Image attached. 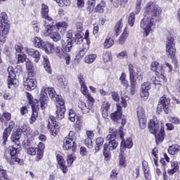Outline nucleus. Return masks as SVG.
Returning <instances> with one entry per match:
<instances>
[{
	"label": "nucleus",
	"mask_w": 180,
	"mask_h": 180,
	"mask_svg": "<svg viewBox=\"0 0 180 180\" xmlns=\"http://www.w3.org/2000/svg\"><path fill=\"white\" fill-rule=\"evenodd\" d=\"M86 98H87V105H89V108H91L92 109L94 103H95V98H94V97H92V96L89 93V94L86 95Z\"/></svg>",
	"instance_id": "a18cd8bd"
},
{
	"label": "nucleus",
	"mask_w": 180,
	"mask_h": 180,
	"mask_svg": "<svg viewBox=\"0 0 180 180\" xmlns=\"http://www.w3.org/2000/svg\"><path fill=\"white\" fill-rule=\"evenodd\" d=\"M7 71L8 72V76L7 78L8 88L11 89V88L18 86V85H19V81L15 79V77H16V73H15L13 67L9 66Z\"/></svg>",
	"instance_id": "1a4fd4ad"
},
{
	"label": "nucleus",
	"mask_w": 180,
	"mask_h": 180,
	"mask_svg": "<svg viewBox=\"0 0 180 180\" xmlns=\"http://www.w3.org/2000/svg\"><path fill=\"white\" fill-rule=\"evenodd\" d=\"M54 29H56L55 25H44V30H42V32H41V35L44 36V37H49V36H51Z\"/></svg>",
	"instance_id": "412c9836"
},
{
	"label": "nucleus",
	"mask_w": 180,
	"mask_h": 180,
	"mask_svg": "<svg viewBox=\"0 0 180 180\" xmlns=\"http://www.w3.org/2000/svg\"><path fill=\"white\" fill-rule=\"evenodd\" d=\"M11 30V24L8 20V14L6 12H2L0 14V42L5 43L6 41V35ZM1 54V52H0ZM1 63L0 58V63Z\"/></svg>",
	"instance_id": "7ed1b4c3"
},
{
	"label": "nucleus",
	"mask_w": 180,
	"mask_h": 180,
	"mask_svg": "<svg viewBox=\"0 0 180 180\" xmlns=\"http://www.w3.org/2000/svg\"><path fill=\"white\" fill-rule=\"evenodd\" d=\"M180 151V146L178 144H174L169 146L168 153L171 155H175L177 153Z\"/></svg>",
	"instance_id": "2f4dec72"
},
{
	"label": "nucleus",
	"mask_w": 180,
	"mask_h": 180,
	"mask_svg": "<svg viewBox=\"0 0 180 180\" xmlns=\"http://www.w3.org/2000/svg\"><path fill=\"white\" fill-rule=\"evenodd\" d=\"M150 68L152 71H154L155 72H160V63H158V62H153L150 65Z\"/></svg>",
	"instance_id": "8fccbe9b"
},
{
	"label": "nucleus",
	"mask_w": 180,
	"mask_h": 180,
	"mask_svg": "<svg viewBox=\"0 0 180 180\" xmlns=\"http://www.w3.org/2000/svg\"><path fill=\"white\" fill-rule=\"evenodd\" d=\"M72 148V151L77 148L75 141L70 140L68 137H65L63 141V150H70Z\"/></svg>",
	"instance_id": "f3484780"
},
{
	"label": "nucleus",
	"mask_w": 180,
	"mask_h": 180,
	"mask_svg": "<svg viewBox=\"0 0 180 180\" xmlns=\"http://www.w3.org/2000/svg\"><path fill=\"white\" fill-rule=\"evenodd\" d=\"M111 96L113 101H115V102H119V101L120 100V98L119 97V94H117V92H111Z\"/></svg>",
	"instance_id": "338daca9"
},
{
	"label": "nucleus",
	"mask_w": 180,
	"mask_h": 180,
	"mask_svg": "<svg viewBox=\"0 0 180 180\" xmlns=\"http://www.w3.org/2000/svg\"><path fill=\"white\" fill-rule=\"evenodd\" d=\"M75 117H77V116L75 115V112H74V110H70L68 115L69 120H70V122H75Z\"/></svg>",
	"instance_id": "bf43d9fd"
},
{
	"label": "nucleus",
	"mask_w": 180,
	"mask_h": 180,
	"mask_svg": "<svg viewBox=\"0 0 180 180\" xmlns=\"http://www.w3.org/2000/svg\"><path fill=\"white\" fill-rule=\"evenodd\" d=\"M76 158H77L75 157V155H74V154H70L68 155L67 161H68V167H71L72 165V164L75 161Z\"/></svg>",
	"instance_id": "de8ad7c7"
},
{
	"label": "nucleus",
	"mask_w": 180,
	"mask_h": 180,
	"mask_svg": "<svg viewBox=\"0 0 180 180\" xmlns=\"http://www.w3.org/2000/svg\"><path fill=\"white\" fill-rule=\"evenodd\" d=\"M43 64H44V68L45 69V71L48 72V74H51V65H50V60H49V57L44 56H43Z\"/></svg>",
	"instance_id": "a878e982"
},
{
	"label": "nucleus",
	"mask_w": 180,
	"mask_h": 180,
	"mask_svg": "<svg viewBox=\"0 0 180 180\" xmlns=\"http://www.w3.org/2000/svg\"><path fill=\"white\" fill-rule=\"evenodd\" d=\"M109 109H110V103L108 101H104L102 103L101 110L102 112V116L104 117V119H107L108 116V112L109 111Z\"/></svg>",
	"instance_id": "4be33fe9"
},
{
	"label": "nucleus",
	"mask_w": 180,
	"mask_h": 180,
	"mask_svg": "<svg viewBox=\"0 0 180 180\" xmlns=\"http://www.w3.org/2000/svg\"><path fill=\"white\" fill-rule=\"evenodd\" d=\"M58 4L59 6L64 8V6H68L70 5V0H58Z\"/></svg>",
	"instance_id": "4d7b16f0"
},
{
	"label": "nucleus",
	"mask_w": 180,
	"mask_h": 180,
	"mask_svg": "<svg viewBox=\"0 0 180 180\" xmlns=\"http://www.w3.org/2000/svg\"><path fill=\"white\" fill-rule=\"evenodd\" d=\"M127 37H129V32L124 30L120 39H118V44H124V41L127 40Z\"/></svg>",
	"instance_id": "a19ab883"
},
{
	"label": "nucleus",
	"mask_w": 180,
	"mask_h": 180,
	"mask_svg": "<svg viewBox=\"0 0 180 180\" xmlns=\"http://www.w3.org/2000/svg\"><path fill=\"white\" fill-rule=\"evenodd\" d=\"M129 101V97H127V96L122 97L121 102L120 103V106L122 105L123 108H127V101Z\"/></svg>",
	"instance_id": "13d9d810"
},
{
	"label": "nucleus",
	"mask_w": 180,
	"mask_h": 180,
	"mask_svg": "<svg viewBox=\"0 0 180 180\" xmlns=\"http://www.w3.org/2000/svg\"><path fill=\"white\" fill-rule=\"evenodd\" d=\"M118 133L120 139H122V142L120 143V151L122 153H124V151H126V148L130 149L133 147V140L131 138H128L124 141V134H123V131L120 130Z\"/></svg>",
	"instance_id": "9b49d317"
},
{
	"label": "nucleus",
	"mask_w": 180,
	"mask_h": 180,
	"mask_svg": "<svg viewBox=\"0 0 180 180\" xmlns=\"http://www.w3.org/2000/svg\"><path fill=\"white\" fill-rule=\"evenodd\" d=\"M166 46H175V44L174 43V37H167Z\"/></svg>",
	"instance_id": "e2e57ef3"
},
{
	"label": "nucleus",
	"mask_w": 180,
	"mask_h": 180,
	"mask_svg": "<svg viewBox=\"0 0 180 180\" xmlns=\"http://www.w3.org/2000/svg\"><path fill=\"white\" fill-rule=\"evenodd\" d=\"M32 114L31 115L30 123L33 124L36 120H37V117H39V113L37 112L38 108L36 105H32Z\"/></svg>",
	"instance_id": "c756f323"
},
{
	"label": "nucleus",
	"mask_w": 180,
	"mask_h": 180,
	"mask_svg": "<svg viewBox=\"0 0 180 180\" xmlns=\"http://www.w3.org/2000/svg\"><path fill=\"white\" fill-rule=\"evenodd\" d=\"M136 113L138 116L139 127L144 129L147 127V118H146V111L141 106H138L136 108Z\"/></svg>",
	"instance_id": "9d476101"
},
{
	"label": "nucleus",
	"mask_w": 180,
	"mask_h": 180,
	"mask_svg": "<svg viewBox=\"0 0 180 180\" xmlns=\"http://www.w3.org/2000/svg\"><path fill=\"white\" fill-rule=\"evenodd\" d=\"M57 79L59 85H60L63 88H65V86L68 85V81L67 80V79L63 78V77L58 76Z\"/></svg>",
	"instance_id": "49530a36"
},
{
	"label": "nucleus",
	"mask_w": 180,
	"mask_h": 180,
	"mask_svg": "<svg viewBox=\"0 0 180 180\" xmlns=\"http://www.w3.org/2000/svg\"><path fill=\"white\" fill-rule=\"evenodd\" d=\"M51 131L52 133V135H53L54 136H57V134H58V126H56L53 125L51 128Z\"/></svg>",
	"instance_id": "69168bd1"
},
{
	"label": "nucleus",
	"mask_w": 180,
	"mask_h": 180,
	"mask_svg": "<svg viewBox=\"0 0 180 180\" xmlns=\"http://www.w3.org/2000/svg\"><path fill=\"white\" fill-rule=\"evenodd\" d=\"M68 139H69V140H72V141H75V140H77L75 132H74V131H70L68 134Z\"/></svg>",
	"instance_id": "774afa93"
},
{
	"label": "nucleus",
	"mask_w": 180,
	"mask_h": 180,
	"mask_svg": "<svg viewBox=\"0 0 180 180\" xmlns=\"http://www.w3.org/2000/svg\"><path fill=\"white\" fill-rule=\"evenodd\" d=\"M113 44H115V41L110 37H107L103 43L105 49H110Z\"/></svg>",
	"instance_id": "ea45409f"
},
{
	"label": "nucleus",
	"mask_w": 180,
	"mask_h": 180,
	"mask_svg": "<svg viewBox=\"0 0 180 180\" xmlns=\"http://www.w3.org/2000/svg\"><path fill=\"white\" fill-rule=\"evenodd\" d=\"M105 8H106V1H105V0H101L96 6L95 11L98 13H104Z\"/></svg>",
	"instance_id": "bb28decb"
},
{
	"label": "nucleus",
	"mask_w": 180,
	"mask_h": 180,
	"mask_svg": "<svg viewBox=\"0 0 180 180\" xmlns=\"http://www.w3.org/2000/svg\"><path fill=\"white\" fill-rule=\"evenodd\" d=\"M42 50H44L46 54H51L54 53V44L51 43L45 42L42 48Z\"/></svg>",
	"instance_id": "cd10ccee"
},
{
	"label": "nucleus",
	"mask_w": 180,
	"mask_h": 180,
	"mask_svg": "<svg viewBox=\"0 0 180 180\" xmlns=\"http://www.w3.org/2000/svg\"><path fill=\"white\" fill-rule=\"evenodd\" d=\"M171 103V99L167 97V96L164 95L162 96L158 102V107H157V112H162L165 110L166 114L169 113L171 110H169V104Z\"/></svg>",
	"instance_id": "6e6552de"
},
{
	"label": "nucleus",
	"mask_w": 180,
	"mask_h": 180,
	"mask_svg": "<svg viewBox=\"0 0 180 180\" xmlns=\"http://www.w3.org/2000/svg\"><path fill=\"white\" fill-rule=\"evenodd\" d=\"M24 86L27 91H32L37 86V82L34 79L27 78L26 81L24 82Z\"/></svg>",
	"instance_id": "6ab92c4d"
},
{
	"label": "nucleus",
	"mask_w": 180,
	"mask_h": 180,
	"mask_svg": "<svg viewBox=\"0 0 180 180\" xmlns=\"http://www.w3.org/2000/svg\"><path fill=\"white\" fill-rule=\"evenodd\" d=\"M56 160L61 171L63 172V174H67V171H68V169H67V165H65V160H64L63 155L58 154L56 155Z\"/></svg>",
	"instance_id": "a211bd4d"
},
{
	"label": "nucleus",
	"mask_w": 180,
	"mask_h": 180,
	"mask_svg": "<svg viewBox=\"0 0 180 180\" xmlns=\"http://www.w3.org/2000/svg\"><path fill=\"white\" fill-rule=\"evenodd\" d=\"M167 120H169V122H170L171 123H174V124H179L180 123L179 119L176 117L169 116L167 117Z\"/></svg>",
	"instance_id": "6e6d98bb"
},
{
	"label": "nucleus",
	"mask_w": 180,
	"mask_h": 180,
	"mask_svg": "<svg viewBox=\"0 0 180 180\" xmlns=\"http://www.w3.org/2000/svg\"><path fill=\"white\" fill-rule=\"evenodd\" d=\"M116 106L117 110L110 115V117L113 122H117V123H119V120L122 119V106H120V103H117Z\"/></svg>",
	"instance_id": "2eb2a0df"
},
{
	"label": "nucleus",
	"mask_w": 180,
	"mask_h": 180,
	"mask_svg": "<svg viewBox=\"0 0 180 180\" xmlns=\"http://www.w3.org/2000/svg\"><path fill=\"white\" fill-rule=\"evenodd\" d=\"M50 37L53 41H60V40H61V34H60L58 31L53 30L51 33Z\"/></svg>",
	"instance_id": "e433bc0d"
},
{
	"label": "nucleus",
	"mask_w": 180,
	"mask_h": 180,
	"mask_svg": "<svg viewBox=\"0 0 180 180\" xmlns=\"http://www.w3.org/2000/svg\"><path fill=\"white\" fill-rule=\"evenodd\" d=\"M127 162L126 160V156L124 155V152L120 151L119 153V166L122 168L127 167Z\"/></svg>",
	"instance_id": "7c9ffc66"
},
{
	"label": "nucleus",
	"mask_w": 180,
	"mask_h": 180,
	"mask_svg": "<svg viewBox=\"0 0 180 180\" xmlns=\"http://www.w3.org/2000/svg\"><path fill=\"white\" fill-rule=\"evenodd\" d=\"M136 11L132 12L129 14V16L128 18V23L131 27H133L134 26V23L136 22Z\"/></svg>",
	"instance_id": "79ce46f5"
},
{
	"label": "nucleus",
	"mask_w": 180,
	"mask_h": 180,
	"mask_svg": "<svg viewBox=\"0 0 180 180\" xmlns=\"http://www.w3.org/2000/svg\"><path fill=\"white\" fill-rule=\"evenodd\" d=\"M22 133H25V134H30L32 133V129L27 124H23L20 128L17 129L15 134L11 135V141L13 143L15 144L17 147L20 146V141H19L20 139V136H22Z\"/></svg>",
	"instance_id": "20e7f679"
},
{
	"label": "nucleus",
	"mask_w": 180,
	"mask_h": 180,
	"mask_svg": "<svg viewBox=\"0 0 180 180\" xmlns=\"http://www.w3.org/2000/svg\"><path fill=\"white\" fill-rule=\"evenodd\" d=\"M55 53L57 57H58V58H62V57L63 56H65L67 53L65 52V51L64 50V49L60 46H57L55 49Z\"/></svg>",
	"instance_id": "58836bf2"
},
{
	"label": "nucleus",
	"mask_w": 180,
	"mask_h": 180,
	"mask_svg": "<svg viewBox=\"0 0 180 180\" xmlns=\"http://www.w3.org/2000/svg\"><path fill=\"white\" fill-rule=\"evenodd\" d=\"M41 15L44 19H46V20L53 22V18L49 16V6L44 4H41Z\"/></svg>",
	"instance_id": "aec40b11"
},
{
	"label": "nucleus",
	"mask_w": 180,
	"mask_h": 180,
	"mask_svg": "<svg viewBox=\"0 0 180 180\" xmlns=\"http://www.w3.org/2000/svg\"><path fill=\"white\" fill-rule=\"evenodd\" d=\"M109 151L110 150L109 148H108V146L105 144L103 149V155L105 158H109V157H110V153Z\"/></svg>",
	"instance_id": "680f3d73"
},
{
	"label": "nucleus",
	"mask_w": 180,
	"mask_h": 180,
	"mask_svg": "<svg viewBox=\"0 0 180 180\" xmlns=\"http://www.w3.org/2000/svg\"><path fill=\"white\" fill-rule=\"evenodd\" d=\"M151 89V83L148 82H145L141 85V96L143 99H148L150 96V93L148 92Z\"/></svg>",
	"instance_id": "f8f14e48"
},
{
	"label": "nucleus",
	"mask_w": 180,
	"mask_h": 180,
	"mask_svg": "<svg viewBox=\"0 0 180 180\" xmlns=\"http://www.w3.org/2000/svg\"><path fill=\"white\" fill-rule=\"evenodd\" d=\"M144 9L143 18L141 20L140 27L143 32L144 37H147L153 32L154 21L161 15V8L154 2L150 1L147 3Z\"/></svg>",
	"instance_id": "f03ea898"
},
{
	"label": "nucleus",
	"mask_w": 180,
	"mask_h": 180,
	"mask_svg": "<svg viewBox=\"0 0 180 180\" xmlns=\"http://www.w3.org/2000/svg\"><path fill=\"white\" fill-rule=\"evenodd\" d=\"M143 2V0H136V7H135V13L136 15H139L140 12L141 11V4Z\"/></svg>",
	"instance_id": "09e8293b"
},
{
	"label": "nucleus",
	"mask_w": 180,
	"mask_h": 180,
	"mask_svg": "<svg viewBox=\"0 0 180 180\" xmlns=\"http://www.w3.org/2000/svg\"><path fill=\"white\" fill-rule=\"evenodd\" d=\"M76 30L79 33H81L84 30V25H82V22H77L76 23Z\"/></svg>",
	"instance_id": "0e129e2a"
},
{
	"label": "nucleus",
	"mask_w": 180,
	"mask_h": 180,
	"mask_svg": "<svg viewBox=\"0 0 180 180\" xmlns=\"http://www.w3.org/2000/svg\"><path fill=\"white\" fill-rule=\"evenodd\" d=\"M78 106L79 109L82 110V112L84 113V115H86V113H89V111L91 110V108H89V105L85 103L84 101H79L78 102Z\"/></svg>",
	"instance_id": "393cba45"
},
{
	"label": "nucleus",
	"mask_w": 180,
	"mask_h": 180,
	"mask_svg": "<svg viewBox=\"0 0 180 180\" xmlns=\"http://www.w3.org/2000/svg\"><path fill=\"white\" fill-rule=\"evenodd\" d=\"M89 47L88 46H84L82 49H81L79 53H78V56L79 57H84V56H85V54H86V53L88 52Z\"/></svg>",
	"instance_id": "052dcab7"
},
{
	"label": "nucleus",
	"mask_w": 180,
	"mask_h": 180,
	"mask_svg": "<svg viewBox=\"0 0 180 180\" xmlns=\"http://www.w3.org/2000/svg\"><path fill=\"white\" fill-rule=\"evenodd\" d=\"M175 46H166V54L170 57V58H174V57H175Z\"/></svg>",
	"instance_id": "f704fd0d"
},
{
	"label": "nucleus",
	"mask_w": 180,
	"mask_h": 180,
	"mask_svg": "<svg viewBox=\"0 0 180 180\" xmlns=\"http://www.w3.org/2000/svg\"><path fill=\"white\" fill-rule=\"evenodd\" d=\"M123 27V24L122 21H118L115 27V32L116 36H119L122 33V28Z\"/></svg>",
	"instance_id": "c03bdc74"
},
{
	"label": "nucleus",
	"mask_w": 180,
	"mask_h": 180,
	"mask_svg": "<svg viewBox=\"0 0 180 180\" xmlns=\"http://www.w3.org/2000/svg\"><path fill=\"white\" fill-rule=\"evenodd\" d=\"M153 134H155V141L157 143L164 141V127H161L160 130L158 131L156 133H153Z\"/></svg>",
	"instance_id": "5701e85b"
},
{
	"label": "nucleus",
	"mask_w": 180,
	"mask_h": 180,
	"mask_svg": "<svg viewBox=\"0 0 180 180\" xmlns=\"http://www.w3.org/2000/svg\"><path fill=\"white\" fill-rule=\"evenodd\" d=\"M16 148L13 146H9L6 150L4 158L10 165H15L16 162L17 164H20V159L19 158H16Z\"/></svg>",
	"instance_id": "423d86ee"
},
{
	"label": "nucleus",
	"mask_w": 180,
	"mask_h": 180,
	"mask_svg": "<svg viewBox=\"0 0 180 180\" xmlns=\"http://www.w3.org/2000/svg\"><path fill=\"white\" fill-rule=\"evenodd\" d=\"M15 126V122H10L8 127L6 128L3 133V146H6V141H8V137L11 136V132Z\"/></svg>",
	"instance_id": "4468645a"
},
{
	"label": "nucleus",
	"mask_w": 180,
	"mask_h": 180,
	"mask_svg": "<svg viewBox=\"0 0 180 180\" xmlns=\"http://www.w3.org/2000/svg\"><path fill=\"white\" fill-rule=\"evenodd\" d=\"M15 54L18 56V54H20L22 53V50H23V45L20 43H17L15 45Z\"/></svg>",
	"instance_id": "603ef678"
},
{
	"label": "nucleus",
	"mask_w": 180,
	"mask_h": 180,
	"mask_svg": "<svg viewBox=\"0 0 180 180\" xmlns=\"http://www.w3.org/2000/svg\"><path fill=\"white\" fill-rule=\"evenodd\" d=\"M108 133L109 134L106 137V141L109 142L108 144H106V146H108L109 150L113 151V150H116L119 146V143L116 141L117 129L111 127L108 129Z\"/></svg>",
	"instance_id": "39448f33"
},
{
	"label": "nucleus",
	"mask_w": 180,
	"mask_h": 180,
	"mask_svg": "<svg viewBox=\"0 0 180 180\" xmlns=\"http://www.w3.org/2000/svg\"><path fill=\"white\" fill-rule=\"evenodd\" d=\"M81 89L80 91L86 96V95H88L89 94V91L88 90V87H86V85L85 83L84 84H80Z\"/></svg>",
	"instance_id": "5fc2aeb1"
},
{
	"label": "nucleus",
	"mask_w": 180,
	"mask_h": 180,
	"mask_svg": "<svg viewBox=\"0 0 180 180\" xmlns=\"http://www.w3.org/2000/svg\"><path fill=\"white\" fill-rule=\"evenodd\" d=\"M102 60L104 63H109V61H112V53L108 51H103Z\"/></svg>",
	"instance_id": "4c0bfd02"
},
{
	"label": "nucleus",
	"mask_w": 180,
	"mask_h": 180,
	"mask_svg": "<svg viewBox=\"0 0 180 180\" xmlns=\"http://www.w3.org/2000/svg\"><path fill=\"white\" fill-rule=\"evenodd\" d=\"M104 141H105V140L102 137H98V138L96 139V148H95V150H96V153H98V151H99L101 147H102V146H103V142Z\"/></svg>",
	"instance_id": "37998d69"
},
{
	"label": "nucleus",
	"mask_w": 180,
	"mask_h": 180,
	"mask_svg": "<svg viewBox=\"0 0 180 180\" xmlns=\"http://www.w3.org/2000/svg\"><path fill=\"white\" fill-rule=\"evenodd\" d=\"M60 60H65L66 65H70V64H71V56L68 53L63 56Z\"/></svg>",
	"instance_id": "864d4df0"
},
{
	"label": "nucleus",
	"mask_w": 180,
	"mask_h": 180,
	"mask_svg": "<svg viewBox=\"0 0 180 180\" xmlns=\"http://www.w3.org/2000/svg\"><path fill=\"white\" fill-rule=\"evenodd\" d=\"M52 101L58 102L56 105V117L58 120H63L65 116V105H64V100L60 95H57L56 90L53 87L44 86L41 89V94L39 95V102L40 103V107L41 109H46L47 103L49 102V95Z\"/></svg>",
	"instance_id": "f257e3e1"
},
{
	"label": "nucleus",
	"mask_w": 180,
	"mask_h": 180,
	"mask_svg": "<svg viewBox=\"0 0 180 180\" xmlns=\"http://www.w3.org/2000/svg\"><path fill=\"white\" fill-rule=\"evenodd\" d=\"M96 57L97 56L95 53L87 55L84 58V63H86V64H92V63H94L95 60H96Z\"/></svg>",
	"instance_id": "c9c22d12"
},
{
	"label": "nucleus",
	"mask_w": 180,
	"mask_h": 180,
	"mask_svg": "<svg viewBox=\"0 0 180 180\" xmlns=\"http://www.w3.org/2000/svg\"><path fill=\"white\" fill-rule=\"evenodd\" d=\"M45 43H46V41H42L41 38L38 37H35L33 41L34 46L37 49H43V47H44Z\"/></svg>",
	"instance_id": "473e14b6"
},
{
	"label": "nucleus",
	"mask_w": 180,
	"mask_h": 180,
	"mask_svg": "<svg viewBox=\"0 0 180 180\" xmlns=\"http://www.w3.org/2000/svg\"><path fill=\"white\" fill-rule=\"evenodd\" d=\"M24 50L28 56H30L32 57V58H34V63H39L40 61V52L36 49H29L27 47L24 48Z\"/></svg>",
	"instance_id": "ddd939ff"
},
{
	"label": "nucleus",
	"mask_w": 180,
	"mask_h": 180,
	"mask_svg": "<svg viewBox=\"0 0 180 180\" xmlns=\"http://www.w3.org/2000/svg\"><path fill=\"white\" fill-rule=\"evenodd\" d=\"M130 81V92L131 95L136 94V85H137V79H136V70H134V65L130 63L128 65Z\"/></svg>",
	"instance_id": "0eeeda50"
},
{
	"label": "nucleus",
	"mask_w": 180,
	"mask_h": 180,
	"mask_svg": "<svg viewBox=\"0 0 180 180\" xmlns=\"http://www.w3.org/2000/svg\"><path fill=\"white\" fill-rule=\"evenodd\" d=\"M17 56V61L18 64H20V63H25V61L26 62V60H27V56L25 54L18 53Z\"/></svg>",
	"instance_id": "3c124183"
},
{
	"label": "nucleus",
	"mask_w": 180,
	"mask_h": 180,
	"mask_svg": "<svg viewBox=\"0 0 180 180\" xmlns=\"http://www.w3.org/2000/svg\"><path fill=\"white\" fill-rule=\"evenodd\" d=\"M55 27H56L58 30H64V32H65L68 28V22L66 21H59L56 22Z\"/></svg>",
	"instance_id": "72a5a7b5"
},
{
	"label": "nucleus",
	"mask_w": 180,
	"mask_h": 180,
	"mask_svg": "<svg viewBox=\"0 0 180 180\" xmlns=\"http://www.w3.org/2000/svg\"><path fill=\"white\" fill-rule=\"evenodd\" d=\"M23 147L27 150L29 155H36V148L32 146V143L30 142H25Z\"/></svg>",
	"instance_id": "b1692460"
},
{
	"label": "nucleus",
	"mask_w": 180,
	"mask_h": 180,
	"mask_svg": "<svg viewBox=\"0 0 180 180\" xmlns=\"http://www.w3.org/2000/svg\"><path fill=\"white\" fill-rule=\"evenodd\" d=\"M62 48L66 53H70L72 50V39H68L66 42L62 44Z\"/></svg>",
	"instance_id": "c85d7f7f"
},
{
	"label": "nucleus",
	"mask_w": 180,
	"mask_h": 180,
	"mask_svg": "<svg viewBox=\"0 0 180 180\" xmlns=\"http://www.w3.org/2000/svg\"><path fill=\"white\" fill-rule=\"evenodd\" d=\"M148 129L152 134L157 133L161 129H160V124H158V121H157L156 119L150 120L148 124Z\"/></svg>",
	"instance_id": "dca6fc26"
}]
</instances>
